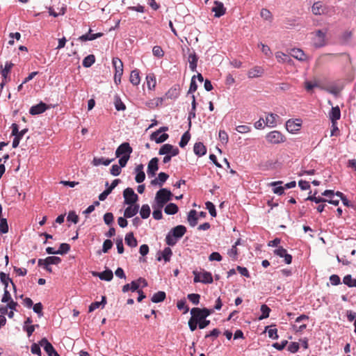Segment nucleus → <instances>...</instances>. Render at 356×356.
Returning a JSON list of instances; mask_svg holds the SVG:
<instances>
[{
  "mask_svg": "<svg viewBox=\"0 0 356 356\" xmlns=\"http://www.w3.org/2000/svg\"><path fill=\"white\" fill-rule=\"evenodd\" d=\"M186 228L184 225H177L172 228L166 235L165 242L169 246H174L186 233Z\"/></svg>",
  "mask_w": 356,
  "mask_h": 356,
  "instance_id": "1",
  "label": "nucleus"
},
{
  "mask_svg": "<svg viewBox=\"0 0 356 356\" xmlns=\"http://www.w3.org/2000/svg\"><path fill=\"white\" fill-rule=\"evenodd\" d=\"M172 196V193L168 189L165 188H161L156 193L155 204L160 208H163L168 202L171 200Z\"/></svg>",
  "mask_w": 356,
  "mask_h": 356,
  "instance_id": "2",
  "label": "nucleus"
},
{
  "mask_svg": "<svg viewBox=\"0 0 356 356\" xmlns=\"http://www.w3.org/2000/svg\"><path fill=\"white\" fill-rule=\"evenodd\" d=\"M112 63L115 68L114 81L118 85L121 83V77L123 74V63L118 58H113Z\"/></svg>",
  "mask_w": 356,
  "mask_h": 356,
  "instance_id": "3",
  "label": "nucleus"
},
{
  "mask_svg": "<svg viewBox=\"0 0 356 356\" xmlns=\"http://www.w3.org/2000/svg\"><path fill=\"white\" fill-rule=\"evenodd\" d=\"M327 30H317L315 32V36L313 38V44L316 48H320L326 45V33Z\"/></svg>",
  "mask_w": 356,
  "mask_h": 356,
  "instance_id": "4",
  "label": "nucleus"
},
{
  "mask_svg": "<svg viewBox=\"0 0 356 356\" xmlns=\"http://www.w3.org/2000/svg\"><path fill=\"white\" fill-rule=\"evenodd\" d=\"M123 197L124 198V204L128 205L136 204L135 203L138 200V195L134 192L131 188H127L123 191Z\"/></svg>",
  "mask_w": 356,
  "mask_h": 356,
  "instance_id": "5",
  "label": "nucleus"
},
{
  "mask_svg": "<svg viewBox=\"0 0 356 356\" xmlns=\"http://www.w3.org/2000/svg\"><path fill=\"white\" fill-rule=\"evenodd\" d=\"M266 138L271 144H279L285 140L284 136L278 131H273L268 133Z\"/></svg>",
  "mask_w": 356,
  "mask_h": 356,
  "instance_id": "6",
  "label": "nucleus"
},
{
  "mask_svg": "<svg viewBox=\"0 0 356 356\" xmlns=\"http://www.w3.org/2000/svg\"><path fill=\"white\" fill-rule=\"evenodd\" d=\"M133 152L132 147L130 146L129 143L127 142L122 143L120 145L118 146L115 151V156L120 157L124 156H130L131 154Z\"/></svg>",
  "mask_w": 356,
  "mask_h": 356,
  "instance_id": "7",
  "label": "nucleus"
},
{
  "mask_svg": "<svg viewBox=\"0 0 356 356\" xmlns=\"http://www.w3.org/2000/svg\"><path fill=\"white\" fill-rule=\"evenodd\" d=\"M312 11L315 15H325L328 13L329 8L322 1H316L313 4Z\"/></svg>",
  "mask_w": 356,
  "mask_h": 356,
  "instance_id": "8",
  "label": "nucleus"
},
{
  "mask_svg": "<svg viewBox=\"0 0 356 356\" xmlns=\"http://www.w3.org/2000/svg\"><path fill=\"white\" fill-rule=\"evenodd\" d=\"M40 345L44 348L49 356H59L56 349L46 338H42L40 341Z\"/></svg>",
  "mask_w": 356,
  "mask_h": 356,
  "instance_id": "9",
  "label": "nucleus"
},
{
  "mask_svg": "<svg viewBox=\"0 0 356 356\" xmlns=\"http://www.w3.org/2000/svg\"><path fill=\"white\" fill-rule=\"evenodd\" d=\"M121 182V180L119 179H116L113 181L111 184L108 186V182L106 183V186L107 188L104 190L102 193L99 195V200L100 201H104L106 199L108 195L112 192V191L118 185L119 183Z\"/></svg>",
  "mask_w": 356,
  "mask_h": 356,
  "instance_id": "10",
  "label": "nucleus"
},
{
  "mask_svg": "<svg viewBox=\"0 0 356 356\" xmlns=\"http://www.w3.org/2000/svg\"><path fill=\"white\" fill-rule=\"evenodd\" d=\"M301 122L300 119L289 120L286 122V129L289 132L294 133L300 129Z\"/></svg>",
  "mask_w": 356,
  "mask_h": 356,
  "instance_id": "11",
  "label": "nucleus"
},
{
  "mask_svg": "<svg viewBox=\"0 0 356 356\" xmlns=\"http://www.w3.org/2000/svg\"><path fill=\"white\" fill-rule=\"evenodd\" d=\"M49 106L42 102L31 106L29 109V113L32 115H39L47 110Z\"/></svg>",
  "mask_w": 356,
  "mask_h": 356,
  "instance_id": "12",
  "label": "nucleus"
},
{
  "mask_svg": "<svg viewBox=\"0 0 356 356\" xmlns=\"http://www.w3.org/2000/svg\"><path fill=\"white\" fill-rule=\"evenodd\" d=\"M158 163H159V159L156 157L152 158L149 161V162L148 163V166H147V175L149 177H152L156 175V172L159 169Z\"/></svg>",
  "mask_w": 356,
  "mask_h": 356,
  "instance_id": "13",
  "label": "nucleus"
},
{
  "mask_svg": "<svg viewBox=\"0 0 356 356\" xmlns=\"http://www.w3.org/2000/svg\"><path fill=\"white\" fill-rule=\"evenodd\" d=\"M102 35V33H92V29H90L87 33L81 35L77 40L81 42L91 41L100 38Z\"/></svg>",
  "mask_w": 356,
  "mask_h": 356,
  "instance_id": "14",
  "label": "nucleus"
},
{
  "mask_svg": "<svg viewBox=\"0 0 356 356\" xmlns=\"http://www.w3.org/2000/svg\"><path fill=\"white\" fill-rule=\"evenodd\" d=\"M264 74V70L262 67L255 66L248 72V76L250 79L258 78Z\"/></svg>",
  "mask_w": 356,
  "mask_h": 356,
  "instance_id": "15",
  "label": "nucleus"
},
{
  "mask_svg": "<svg viewBox=\"0 0 356 356\" xmlns=\"http://www.w3.org/2000/svg\"><path fill=\"white\" fill-rule=\"evenodd\" d=\"M139 211L138 204H132L127 207L124 212V218H131L134 217Z\"/></svg>",
  "mask_w": 356,
  "mask_h": 356,
  "instance_id": "16",
  "label": "nucleus"
},
{
  "mask_svg": "<svg viewBox=\"0 0 356 356\" xmlns=\"http://www.w3.org/2000/svg\"><path fill=\"white\" fill-rule=\"evenodd\" d=\"M212 12L215 13L216 17H220L225 13V8L222 3L215 1V6L211 9Z\"/></svg>",
  "mask_w": 356,
  "mask_h": 356,
  "instance_id": "17",
  "label": "nucleus"
},
{
  "mask_svg": "<svg viewBox=\"0 0 356 356\" xmlns=\"http://www.w3.org/2000/svg\"><path fill=\"white\" fill-rule=\"evenodd\" d=\"M135 180L137 183H142L145 179V174L143 171V165L139 164L135 168Z\"/></svg>",
  "mask_w": 356,
  "mask_h": 356,
  "instance_id": "18",
  "label": "nucleus"
},
{
  "mask_svg": "<svg viewBox=\"0 0 356 356\" xmlns=\"http://www.w3.org/2000/svg\"><path fill=\"white\" fill-rule=\"evenodd\" d=\"M159 254L160 255H159V257L157 258L158 261H161V259H163L165 262H168L170 260V257L172 254V250L169 247H167V248H165L163 251L159 252Z\"/></svg>",
  "mask_w": 356,
  "mask_h": 356,
  "instance_id": "19",
  "label": "nucleus"
},
{
  "mask_svg": "<svg viewBox=\"0 0 356 356\" xmlns=\"http://www.w3.org/2000/svg\"><path fill=\"white\" fill-rule=\"evenodd\" d=\"M169 136L168 134L165 133L161 134H156V132H153L150 135V140H154L156 143H162L165 142L168 138Z\"/></svg>",
  "mask_w": 356,
  "mask_h": 356,
  "instance_id": "20",
  "label": "nucleus"
},
{
  "mask_svg": "<svg viewBox=\"0 0 356 356\" xmlns=\"http://www.w3.org/2000/svg\"><path fill=\"white\" fill-rule=\"evenodd\" d=\"M0 280H1V282L4 286V289H8V283L10 282L13 285V289L15 291H16V286L13 283V280L10 278L8 275L6 274L3 272H0Z\"/></svg>",
  "mask_w": 356,
  "mask_h": 356,
  "instance_id": "21",
  "label": "nucleus"
},
{
  "mask_svg": "<svg viewBox=\"0 0 356 356\" xmlns=\"http://www.w3.org/2000/svg\"><path fill=\"white\" fill-rule=\"evenodd\" d=\"M197 61L198 56L195 51L188 55L189 67L192 72L196 71Z\"/></svg>",
  "mask_w": 356,
  "mask_h": 356,
  "instance_id": "22",
  "label": "nucleus"
},
{
  "mask_svg": "<svg viewBox=\"0 0 356 356\" xmlns=\"http://www.w3.org/2000/svg\"><path fill=\"white\" fill-rule=\"evenodd\" d=\"M193 151L196 155H197L198 156H202L206 154L207 148L202 143L198 142L195 143L193 147Z\"/></svg>",
  "mask_w": 356,
  "mask_h": 356,
  "instance_id": "23",
  "label": "nucleus"
},
{
  "mask_svg": "<svg viewBox=\"0 0 356 356\" xmlns=\"http://www.w3.org/2000/svg\"><path fill=\"white\" fill-rule=\"evenodd\" d=\"M187 220L191 227H195L197 224V212L195 210H191L188 214Z\"/></svg>",
  "mask_w": 356,
  "mask_h": 356,
  "instance_id": "24",
  "label": "nucleus"
},
{
  "mask_svg": "<svg viewBox=\"0 0 356 356\" xmlns=\"http://www.w3.org/2000/svg\"><path fill=\"white\" fill-rule=\"evenodd\" d=\"M291 55L301 61L305 60L307 59V56L305 52L300 49H292L291 51Z\"/></svg>",
  "mask_w": 356,
  "mask_h": 356,
  "instance_id": "25",
  "label": "nucleus"
},
{
  "mask_svg": "<svg viewBox=\"0 0 356 356\" xmlns=\"http://www.w3.org/2000/svg\"><path fill=\"white\" fill-rule=\"evenodd\" d=\"M329 117L331 122H337L341 118V111L338 106L332 107L330 113Z\"/></svg>",
  "mask_w": 356,
  "mask_h": 356,
  "instance_id": "26",
  "label": "nucleus"
},
{
  "mask_svg": "<svg viewBox=\"0 0 356 356\" xmlns=\"http://www.w3.org/2000/svg\"><path fill=\"white\" fill-rule=\"evenodd\" d=\"M113 161H114V159H105L104 157H94L92 163L95 166H98L99 165H108Z\"/></svg>",
  "mask_w": 356,
  "mask_h": 356,
  "instance_id": "27",
  "label": "nucleus"
},
{
  "mask_svg": "<svg viewBox=\"0 0 356 356\" xmlns=\"http://www.w3.org/2000/svg\"><path fill=\"white\" fill-rule=\"evenodd\" d=\"M279 116L277 114L269 113L266 118V124L270 127H275L277 125V120Z\"/></svg>",
  "mask_w": 356,
  "mask_h": 356,
  "instance_id": "28",
  "label": "nucleus"
},
{
  "mask_svg": "<svg viewBox=\"0 0 356 356\" xmlns=\"http://www.w3.org/2000/svg\"><path fill=\"white\" fill-rule=\"evenodd\" d=\"M124 239L126 244L130 246L131 248H134L138 245L137 240L134 237V234L132 232L127 233L125 236Z\"/></svg>",
  "mask_w": 356,
  "mask_h": 356,
  "instance_id": "29",
  "label": "nucleus"
},
{
  "mask_svg": "<svg viewBox=\"0 0 356 356\" xmlns=\"http://www.w3.org/2000/svg\"><path fill=\"white\" fill-rule=\"evenodd\" d=\"M140 72L138 70L136 69L131 71L130 74V82L134 86H138L140 83V78L139 76Z\"/></svg>",
  "mask_w": 356,
  "mask_h": 356,
  "instance_id": "30",
  "label": "nucleus"
},
{
  "mask_svg": "<svg viewBox=\"0 0 356 356\" xmlns=\"http://www.w3.org/2000/svg\"><path fill=\"white\" fill-rule=\"evenodd\" d=\"M106 304V298L105 296H102V301L92 302L89 306V312H92L95 311V309H98L101 306H102V307H104Z\"/></svg>",
  "mask_w": 356,
  "mask_h": 356,
  "instance_id": "31",
  "label": "nucleus"
},
{
  "mask_svg": "<svg viewBox=\"0 0 356 356\" xmlns=\"http://www.w3.org/2000/svg\"><path fill=\"white\" fill-rule=\"evenodd\" d=\"M178 207L174 203L167 204L164 209V211L168 215H173L177 213Z\"/></svg>",
  "mask_w": 356,
  "mask_h": 356,
  "instance_id": "32",
  "label": "nucleus"
},
{
  "mask_svg": "<svg viewBox=\"0 0 356 356\" xmlns=\"http://www.w3.org/2000/svg\"><path fill=\"white\" fill-rule=\"evenodd\" d=\"M166 295L164 291H159L155 293L152 297V301L155 303L163 302L165 299Z\"/></svg>",
  "mask_w": 356,
  "mask_h": 356,
  "instance_id": "33",
  "label": "nucleus"
},
{
  "mask_svg": "<svg viewBox=\"0 0 356 356\" xmlns=\"http://www.w3.org/2000/svg\"><path fill=\"white\" fill-rule=\"evenodd\" d=\"M282 184V181H273L270 184V186H274L273 191L275 194L277 195H282L284 193V187L280 186H277L279 184Z\"/></svg>",
  "mask_w": 356,
  "mask_h": 356,
  "instance_id": "34",
  "label": "nucleus"
},
{
  "mask_svg": "<svg viewBox=\"0 0 356 356\" xmlns=\"http://www.w3.org/2000/svg\"><path fill=\"white\" fill-rule=\"evenodd\" d=\"M201 273V282L204 284H211L213 282V277L211 273L207 271L204 270Z\"/></svg>",
  "mask_w": 356,
  "mask_h": 356,
  "instance_id": "35",
  "label": "nucleus"
},
{
  "mask_svg": "<svg viewBox=\"0 0 356 356\" xmlns=\"http://www.w3.org/2000/svg\"><path fill=\"white\" fill-rule=\"evenodd\" d=\"M95 56L92 54H90L84 58V59L83 60L82 65L85 67H90L95 63Z\"/></svg>",
  "mask_w": 356,
  "mask_h": 356,
  "instance_id": "36",
  "label": "nucleus"
},
{
  "mask_svg": "<svg viewBox=\"0 0 356 356\" xmlns=\"http://www.w3.org/2000/svg\"><path fill=\"white\" fill-rule=\"evenodd\" d=\"M151 213L150 207L148 204H143L140 210V215L143 219L147 218Z\"/></svg>",
  "mask_w": 356,
  "mask_h": 356,
  "instance_id": "37",
  "label": "nucleus"
},
{
  "mask_svg": "<svg viewBox=\"0 0 356 356\" xmlns=\"http://www.w3.org/2000/svg\"><path fill=\"white\" fill-rule=\"evenodd\" d=\"M99 279L105 281H111L113 277V273L111 270L107 269L100 273Z\"/></svg>",
  "mask_w": 356,
  "mask_h": 356,
  "instance_id": "38",
  "label": "nucleus"
},
{
  "mask_svg": "<svg viewBox=\"0 0 356 356\" xmlns=\"http://www.w3.org/2000/svg\"><path fill=\"white\" fill-rule=\"evenodd\" d=\"M147 84L149 89H154L156 86V78L154 74H149L146 76Z\"/></svg>",
  "mask_w": 356,
  "mask_h": 356,
  "instance_id": "39",
  "label": "nucleus"
},
{
  "mask_svg": "<svg viewBox=\"0 0 356 356\" xmlns=\"http://www.w3.org/2000/svg\"><path fill=\"white\" fill-rule=\"evenodd\" d=\"M171 149H172V145L170 144L163 145L159 151V155H170Z\"/></svg>",
  "mask_w": 356,
  "mask_h": 356,
  "instance_id": "40",
  "label": "nucleus"
},
{
  "mask_svg": "<svg viewBox=\"0 0 356 356\" xmlns=\"http://www.w3.org/2000/svg\"><path fill=\"white\" fill-rule=\"evenodd\" d=\"M152 207L154 209V211L152 213L153 218L155 220H161L163 218V214H162V211H161L162 208H160L159 206H156V204H154L152 205Z\"/></svg>",
  "mask_w": 356,
  "mask_h": 356,
  "instance_id": "41",
  "label": "nucleus"
},
{
  "mask_svg": "<svg viewBox=\"0 0 356 356\" xmlns=\"http://www.w3.org/2000/svg\"><path fill=\"white\" fill-rule=\"evenodd\" d=\"M353 33L351 31H346L341 35V40L342 44H348L352 38Z\"/></svg>",
  "mask_w": 356,
  "mask_h": 356,
  "instance_id": "42",
  "label": "nucleus"
},
{
  "mask_svg": "<svg viewBox=\"0 0 356 356\" xmlns=\"http://www.w3.org/2000/svg\"><path fill=\"white\" fill-rule=\"evenodd\" d=\"M343 283L349 287H356V279L353 280L351 275H347L343 277Z\"/></svg>",
  "mask_w": 356,
  "mask_h": 356,
  "instance_id": "43",
  "label": "nucleus"
},
{
  "mask_svg": "<svg viewBox=\"0 0 356 356\" xmlns=\"http://www.w3.org/2000/svg\"><path fill=\"white\" fill-rule=\"evenodd\" d=\"M191 138V134L188 131H186L181 136V140L179 143V146L183 148L188 143Z\"/></svg>",
  "mask_w": 356,
  "mask_h": 356,
  "instance_id": "44",
  "label": "nucleus"
},
{
  "mask_svg": "<svg viewBox=\"0 0 356 356\" xmlns=\"http://www.w3.org/2000/svg\"><path fill=\"white\" fill-rule=\"evenodd\" d=\"M261 315L259 317V320L266 318L269 316L270 309L266 305H262L261 306Z\"/></svg>",
  "mask_w": 356,
  "mask_h": 356,
  "instance_id": "45",
  "label": "nucleus"
},
{
  "mask_svg": "<svg viewBox=\"0 0 356 356\" xmlns=\"http://www.w3.org/2000/svg\"><path fill=\"white\" fill-rule=\"evenodd\" d=\"M258 47H261V50L262 51V53L267 57V58H270L272 56V51L270 49V47L261 42H260L259 44H258Z\"/></svg>",
  "mask_w": 356,
  "mask_h": 356,
  "instance_id": "46",
  "label": "nucleus"
},
{
  "mask_svg": "<svg viewBox=\"0 0 356 356\" xmlns=\"http://www.w3.org/2000/svg\"><path fill=\"white\" fill-rule=\"evenodd\" d=\"M191 319H193L195 322L199 323L202 321V320H204V316H203L202 313L194 312L193 308L191 310Z\"/></svg>",
  "mask_w": 356,
  "mask_h": 356,
  "instance_id": "47",
  "label": "nucleus"
},
{
  "mask_svg": "<svg viewBox=\"0 0 356 356\" xmlns=\"http://www.w3.org/2000/svg\"><path fill=\"white\" fill-rule=\"evenodd\" d=\"M115 107L117 111H124L126 109L125 104L122 102L118 96L115 97Z\"/></svg>",
  "mask_w": 356,
  "mask_h": 356,
  "instance_id": "48",
  "label": "nucleus"
},
{
  "mask_svg": "<svg viewBox=\"0 0 356 356\" xmlns=\"http://www.w3.org/2000/svg\"><path fill=\"white\" fill-rule=\"evenodd\" d=\"M261 17L271 22L273 19V15L269 10L266 8H262L260 12Z\"/></svg>",
  "mask_w": 356,
  "mask_h": 356,
  "instance_id": "49",
  "label": "nucleus"
},
{
  "mask_svg": "<svg viewBox=\"0 0 356 356\" xmlns=\"http://www.w3.org/2000/svg\"><path fill=\"white\" fill-rule=\"evenodd\" d=\"M70 249V245L67 243H61L58 250H56L57 254H67Z\"/></svg>",
  "mask_w": 356,
  "mask_h": 356,
  "instance_id": "50",
  "label": "nucleus"
},
{
  "mask_svg": "<svg viewBox=\"0 0 356 356\" xmlns=\"http://www.w3.org/2000/svg\"><path fill=\"white\" fill-rule=\"evenodd\" d=\"M61 262V259L56 256H49L46 258L47 264L58 265Z\"/></svg>",
  "mask_w": 356,
  "mask_h": 356,
  "instance_id": "51",
  "label": "nucleus"
},
{
  "mask_svg": "<svg viewBox=\"0 0 356 356\" xmlns=\"http://www.w3.org/2000/svg\"><path fill=\"white\" fill-rule=\"evenodd\" d=\"M194 312L202 313L203 316H204V318H207V317H208L209 315H211L212 314L213 310L207 309V308L200 309L198 307H194L193 312Z\"/></svg>",
  "mask_w": 356,
  "mask_h": 356,
  "instance_id": "52",
  "label": "nucleus"
},
{
  "mask_svg": "<svg viewBox=\"0 0 356 356\" xmlns=\"http://www.w3.org/2000/svg\"><path fill=\"white\" fill-rule=\"evenodd\" d=\"M316 192H315L313 195L308 196L305 199V200H309V201H312V202H314L316 204L327 202V200H325V199H324L323 197H316Z\"/></svg>",
  "mask_w": 356,
  "mask_h": 356,
  "instance_id": "53",
  "label": "nucleus"
},
{
  "mask_svg": "<svg viewBox=\"0 0 356 356\" xmlns=\"http://www.w3.org/2000/svg\"><path fill=\"white\" fill-rule=\"evenodd\" d=\"M188 299L194 305H197L200 302V296L197 293H190L187 296Z\"/></svg>",
  "mask_w": 356,
  "mask_h": 356,
  "instance_id": "54",
  "label": "nucleus"
},
{
  "mask_svg": "<svg viewBox=\"0 0 356 356\" xmlns=\"http://www.w3.org/2000/svg\"><path fill=\"white\" fill-rule=\"evenodd\" d=\"M205 204H206V208H207V209H208L210 215L212 217H216L217 213H216L215 205L211 202H207Z\"/></svg>",
  "mask_w": 356,
  "mask_h": 356,
  "instance_id": "55",
  "label": "nucleus"
},
{
  "mask_svg": "<svg viewBox=\"0 0 356 356\" xmlns=\"http://www.w3.org/2000/svg\"><path fill=\"white\" fill-rule=\"evenodd\" d=\"M0 232L3 234H6L8 232V225L6 218L0 219Z\"/></svg>",
  "mask_w": 356,
  "mask_h": 356,
  "instance_id": "56",
  "label": "nucleus"
},
{
  "mask_svg": "<svg viewBox=\"0 0 356 356\" xmlns=\"http://www.w3.org/2000/svg\"><path fill=\"white\" fill-rule=\"evenodd\" d=\"M114 220V216L112 213L108 212L106 213L104 216V221L106 225H111L113 224Z\"/></svg>",
  "mask_w": 356,
  "mask_h": 356,
  "instance_id": "57",
  "label": "nucleus"
},
{
  "mask_svg": "<svg viewBox=\"0 0 356 356\" xmlns=\"http://www.w3.org/2000/svg\"><path fill=\"white\" fill-rule=\"evenodd\" d=\"M177 307L179 310H184V314H186L189 311V307L186 305V301L184 300H179Z\"/></svg>",
  "mask_w": 356,
  "mask_h": 356,
  "instance_id": "58",
  "label": "nucleus"
},
{
  "mask_svg": "<svg viewBox=\"0 0 356 356\" xmlns=\"http://www.w3.org/2000/svg\"><path fill=\"white\" fill-rule=\"evenodd\" d=\"M153 55L158 58H162L164 52L160 46H154L152 49Z\"/></svg>",
  "mask_w": 356,
  "mask_h": 356,
  "instance_id": "59",
  "label": "nucleus"
},
{
  "mask_svg": "<svg viewBox=\"0 0 356 356\" xmlns=\"http://www.w3.org/2000/svg\"><path fill=\"white\" fill-rule=\"evenodd\" d=\"M42 309H43V306L41 302H38V303H36L34 305H33V312H35L38 315L39 317H41L43 316Z\"/></svg>",
  "mask_w": 356,
  "mask_h": 356,
  "instance_id": "60",
  "label": "nucleus"
},
{
  "mask_svg": "<svg viewBox=\"0 0 356 356\" xmlns=\"http://www.w3.org/2000/svg\"><path fill=\"white\" fill-rule=\"evenodd\" d=\"M13 64L12 63H6L4 69L1 71V75L4 79H7L8 74L10 72Z\"/></svg>",
  "mask_w": 356,
  "mask_h": 356,
  "instance_id": "61",
  "label": "nucleus"
},
{
  "mask_svg": "<svg viewBox=\"0 0 356 356\" xmlns=\"http://www.w3.org/2000/svg\"><path fill=\"white\" fill-rule=\"evenodd\" d=\"M67 220L76 224L79 222V216L76 214L75 211H71L68 213Z\"/></svg>",
  "mask_w": 356,
  "mask_h": 356,
  "instance_id": "62",
  "label": "nucleus"
},
{
  "mask_svg": "<svg viewBox=\"0 0 356 356\" xmlns=\"http://www.w3.org/2000/svg\"><path fill=\"white\" fill-rule=\"evenodd\" d=\"M12 298H11V295L8 291V289H4L3 290V296L1 298V302H3V303H6V302H10V300H12Z\"/></svg>",
  "mask_w": 356,
  "mask_h": 356,
  "instance_id": "63",
  "label": "nucleus"
},
{
  "mask_svg": "<svg viewBox=\"0 0 356 356\" xmlns=\"http://www.w3.org/2000/svg\"><path fill=\"white\" fill-rule=\"evenodd\" d=\"M113 246V242L110 239H106L104 241L102 246V252L106 253Z\"/></svg>",
  "mask_w": 356,
  "mask_h": 356,
  "instance_id": "64",
  "label": "nucleus"
}]
</instances>
